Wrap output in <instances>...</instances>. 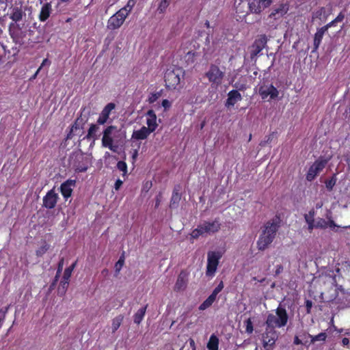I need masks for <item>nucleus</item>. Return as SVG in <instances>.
<instances>
[{"mask_svg": "<svg viewBox=\"0 0 350 350\" xmlns=\"http://www.w3.org/2000/svg\"><path fill=\"white\" fill-rule=\"evenodd\" d=\"M327 163L326 159H319L316 161L309 168L306 175V179L312 181L323 170Z\"/></svg>", "mask_w": 350, "mask_h": 350, "instance_id": "13", "label": "nucleus"}, {"mask_svg": "<svg viewBox=\"0 0 350 350\" xmlns=\"http://www.w3.org/2000/svg\"><path fill=\"white\" fill-rule=\"evenodd\" d=\"M312 306V302L310 300L306 301V307L307 308V312L309 313Z\"/></svg>", "mask_w": 350, "mask_h": 350, "instance_id": "56", "label": "nucleus"}, {"mask_svg": "<svg viewBox=\"0 0 350 350\" xmlns=\"http://www.w3.org/2000/svg\"><path fill=\"white\" fill-rule=\"evenodd\" d=\"M220 223L217 219L212 221H204L198 227L193 230L191 233V237L198 239L200 236L210 235L217 232L220 229Z\"/></svg>", "mask_w": 350, "mask_h": 350, "instance_id": "4", "label": "nucleus"}, {"mask_svg": "<svg viewBox=\"0 0 350 350\" xmlns=\"http://www.w3.org/2000/svg\"><path fill=\"white\" fill-rule=\"evenodd\" d=\"M335 23H336V22H335V21L334 20V21H331L330 23H327L326 25L323 26L322 28H325V30L327 31V29H328L330 27L333 26Z\"/></svg>", "mask_w": 350, "mask_h": 350, "instance_id": "59", "label": "nucleus"}, {"mask_svg": "<svg viewBox=\"0 0 350 350\" xmlns=\"http://www.w3.org/2000/svg\"><path fill=\"white\" fill-rule=\"evenodd\" d=\"M72 272L70 269L66 268L64 271L63 278L66 280H69L71 276Z\"/></svg>", "mask_w": 350, "mask_h": 350, "instance_id": "48", "label": "nucleus"}, {"mask_svg": "<svg viewBox=\"0 0 350 350\" xmlns=\"http://www.w3.org/2000/svg\"><path fill=\"white\" fill-rule=\"evenodd\" d=\"M124 256H120V258H119V260L115 265V272H116V275H118L120 273L122 267L124 265Z\"/></svg>", "mask_w": 350, "mask_h": 350, "instance_id": "37", "label": "nucleus"}, {"mask_svg": "<svg viewBox=\"0 0 350 350\" xmlns=\"http://www.w3.org/2000/svg\"><path fill=\"white\" fill-rule=\"evenodd\" d=\"M124 319V317L122 314H120L116 317L113 321L111 324V329L112 332L114 333L120 326Z\"/></svg>", "mask_w": 350, "mask_h": 350, "instance_id": "33", "label": "nucleus"}, {"mask_svg": "<svg viewBox=\"0 0 350 350\" xmlns=\"http://www.w3.org/2000/svg\"><path fill=\"white\" fill-rule=\"evenodd\" d=\"M115 107L116 105L114 103H108L101 111L97 120V124L100 125L105 124L107 122L111 111L115 109Z\"/></svg>", "mask_w": 350, "mask_h": 350, "instance_id": "17", "label": "nucleus"}, {"mask_svg": "<svg viewBox=\"0 0 350 350\" xmlns=\"http://www.w3.org/2000/svg\"><path fill=\"white\" fill-rule=\"evenodd\" d=\"M98 125L94 124H91L90 129H88L86 138L88 139H96L97 137L96 133L98 131Z\"/></svg>", "mask_w": 350, "mask_h": 350, "instance_id": "32", "label": "nucleus"}, {"mask_svg": "<svg viewBox=\"0 0 350 350\" xmlns=\"http://www.w3.org/2000/svg\"><path fill=\"white\" fill-rule=\"evenodd\" d=\"M180 191V186L176 185L173 190L172 196L170 200V207L171 208H176L178 207L181 199V195Z\"/></svg>", "mask_w": 350, "mask_h": 350, "instance_id": "23", "label": "nucleus"}, {"mask_svg": "<svg viewBox=\"0 0 350 350\" xmlns=\"http://www.w3.org/2000/svg\"><path fill=\"white\" fill-rule=\"evenodd\" d=\"M69 0H59V1L57 3V8H59L62 3H67Z\"/></svg>", "mask_w": 350, "mask_h": 350, "instance_id": "64", "label": "nucleus"}, {"mask_svg": "<svg viewBox=\"0 0 350 350\" xmlns=\"http://www.w3.org/2000/svg\"><path fill=\"white\" fill-rule=\"evenodd\" d=\"M49 246L46 243L42 245L38 250H36V254L38 256H42L49 250Z\"/></svg>", "mask_w": 350, "mask_h": 350, "instance_id": "41", "label": "nucleus"}, {"mask_svg": "<svg viewBox=\"0 0 350 350\" xmlns=\"http://www.w3.org/2000/svg\"><path fill=\"white\" fill-rule=\"evenodd\" d=\"M118 132L117 127L115 126H109L103 131L102 137V146L108 148L111 151L116 152L118 150V146L113 144V138L116 133Z\"/></svg>", "mask_w": 350, "mask_h": 350, "instance_id": "6", "label": "nucleus"}, {"mask_svg": "<svg viewBox=\"0 0 350 350\" xmlns=\"http://www.w3.org/2000/svg\"><path fill=\"white\" fill-rule=\"evenodd\" d=\"M325 28H320L317 30V31L316 32V33L314 34V49L317 50L321 42V40H322V38L325 34V33L326 32V31L325 30Z\"/></svg>", "mask_w": 350, "mask_h": 350, "instance_id": "28", "label": "nucleus"}, {"mask_svg": "<svg viewBox=\"0 0 350 350\" xmlns=\"http://www.w3.org/2000/svg\"><path fill=\"white\" fill-rule=\"evenodd\" d=\"M137 0H129L126 5L121 8L120 10L122 11H124V12L129 16V14L131 13L133 8L136 3Z\"/></svg>", "mask_w": 350, "mask_h": 350, "instance_id": "35", "label": "nucleus"}, {"mask_svg": "<svg viewBox=\"0 0 350 350\" xmlns=\"http://www.w3.org/2000/svg\"><path fill=\"white\" fill-rule=\"evenodd\" d=\"M90 163V159L82 152H74L70 157V165L79 172H85Z\"/></svg>", "mask_w": 350, "mask_h": 350, "instance_id": "5", "label": "nucleus"}, {"mask_svg": "<svg viewBox=\"0 0 350 350\" xmlns=\"http://www.w3.org/2000/svg\"><path fill=\"white\" fill-rule=\"evenodd\" d=\"M249 9L252 13L258 14L262 10L258 0H253L249 3Z\"/></svg>", "mask_w": 350, "mask_h": 350, "instance_id": "29", "label": "nucleus"}, {"mask_svg": "<svg viewBox=\"0 0 350 350\" xmlns=\"http://www.w3.org/2000/svg\"><path fill=\"white\" fill-rule=\"evenodd\" d=\"M221 256L218 252H208L207 254V265L206 274L207 276H213L217 271L219 260Z\"/></svg>", "mask_w": 350, "mask_h": 350, "instance_id": "8", "label": "nucleus"}, {"mask_svg": "<svg viewBox=\"0 0 350 350\" xmlns=\"http://www.w3.org/2000/svg\"><path fill=\"white\" fill-rule=\"evenodd\" d=\"M146 124L148 129H150L152 132L154 131L158 124L157 123V116L154 111L152 109L148 111L146 114Z\"/></svg>", "mask_w": 350, "mask_h": 350, "instance_id": "20", "label": "nucleus"}, {"mask_svg": "<svg viewBox=\"0 0 350 350\" xmlns=\"http://www.w3.org/2000/svg\"><path fill=\"white\" fill-rule=\"evenodd\" d=\"M258 92L262 99H266L268 97L270 99H275L279 94V92L272 84H263L260 85Z\"/></svg>", "mask_w": 350, "mask_h": 350, "instance_id": "14", "label": "nucleus"}, {"mask_svg": "<svg viewBox=\"0 0 350 350\" xmlns=\"http://www.w3.org/2000/svg\"><path fill=\"white\" fill-rule=\"evenodd\" d=\"M307 224H308V230H309L310 232H311L314 228H317L316 221L308 222V223H307Z\"/></svg>", "mask_w": 350, "mask_h": 350, "instance_id": "50", "label": "nucleus"}, {"mask_svg": "<svg viewBox=\"0 0 350 350\" xmlns=\"http://www.w3.org/2000/svg\"><path fill=\"white\" fill-rule=\"evenodd\" d=\"M27 12L31 14V8L23 5L22 2L12 5L8 13L9 18L12 20L10 27L15 25L18 28L21 29V25H23L28 20Z\"/></svg>", "mask_w": 350, "mask_h": 350, "instance_id": "2", "label": "nucleus"}, {"mask_svg": "<svg viewBox=\"0 0 350 350\" xmlns=\"http://www.w3.org/2000/svg\"><path fill=\"white\" fill-rule=\"evenodd\" d=\"M216 296L214 295L213 293H211L208 297V298L206 299L209 303H211V304H213V303L215 301L216 299Z\"/></svg>", "mask_w": 350, "mask_h": 350, "instance_id": "57", "label": "nucleus"}, {"mask_svg": "<svg viewBox=\"0 0 350 350\" xmlns=\"http://www.w3.org/2000/svg\"><path fill=\"white\" fill-rule=\"evenodd\" d=\"M117 167L119 170L126 172L127 165L126 163L122 161H118L117 163Z\"/></svg>", "mask_w": 350, "mask_h": 350, "instance_id": "42", "label": "nucleus"}, {"mask_svg": "<svg viewBox=\"0 0 350 350\" xmlns=\"http://www.w3.org/2000/svg\"><path fill=\"white\" fill-rule=\"evenodd\" d=\"M294 344L295 345H300L302 343L301 340L299 339L297 336H295L294 338Z\"/></svg>", "mask_w": 350, "mask_h": 350, "instance_id": "62", "label": "nucleus"}, {"mask_svg": "<svg viewBox=\"0 0 350 350\" xmlns=\"http://www.w3.org/2000/svg\"><path fill=\"white\" fill-rule=\"evenodd\" d=\"M161 198H162L161 193H159L156 197L155 208H158L159 206L160 205V203H161Z\"/></svg>", "mask_w": 350, "mask_h": 350, "instance_id": "54", "label": "nucleus"}, {"mask_svg": "<svg viewBox=\"0 0 350 350\" xmlns=\"http://www.w3.org/2000/svg\"><path fill=\"white\" fill-rule=\"evenodd\" d=\"M345 16L343 14H340L338 16L334 19L336 23L341 22L344 19Z\"/></svg>", "mask_w": 350, "mask_h": 350, "instance_id": "60", "label": "nucleus"}, {"mask_svg": "<svg viewBox=\"0 0 350 350\" xmlns=\"http://www.w3.org/2000/svg\"><path fill=\"white\" fill-rule=\"evenodd\" d=\"M69 284V280H66L64 278H62V280L60 282V286L63 288V289H66Z\"/></svg>", "mask_w": 350, "mask_h": 350, "instance_id": "51", "label": "nucleus"}, {"mask_svg": "<svg viewBox=\"0 0 350 350\" xmlns=\"http://www.w3.org/2000/svg\"><path fill=\"white\" fill-rule=\"evenodd\" d=\"M75 185V180H68L61 185V192L65 199H68L71 196L72 192V187H74Z\"/></svg>", "mask_w": 350, "mask_h": 350, "instance_id": "19", "label": "nucleus"}, {"mask_svg": "<svg viewBox=\"0 0 350 350\" xmlns=\"http://www.w3.org/2000/svg\"><path fill=\"white\" fill-rule=\"evenodd\" d=\"M242 99L241 94L237 90H231L228 94V98L226 100V106L227 107H233L235 103Z\"/></svg>", "mask_w": 350, "mask_h": 350, "instance_id": "22", "label": "nucleus"}, {"mask_svg": "<svg viewBox=\"0 0 350 350\" xmlns=\"http://www.w3.org/2000/svg\"><path fill=\"white\" fill-rule=\"evenodd\" d=\"M152 133L150 129L146 126H142L139 130L134 131L132 135V138L139 140L146 139L150 134Z\"/></svg>", "mask_w": 350, "mask_h": 350, "instance_id": "24", "label": "nucleus"}, {"mask_svg": "<svg viewBox=\"0 0 350 350\" xmlns=\"http://www.w3.org/2000/svg\"><path fill=\"white\" fill-rule=\"evenodd\" d=\"M188 274L186 271H182L178 276L177 280L174 286V290L181 291L185 289L187 285Z\"/></svg>", "mask_w": 350, "mask_h": 350, "instance_id": "18", "label": "nucleus"}, {"mask_svg": "<svg viewBox=\"0 0 350 350\" xmlns=\"http://www.w3.org/2000/svg\"><path fill=\"white\" fill-rule=\"evenodd\" d=\"M278 337V335L275 329L267 327L265 332L262 334V345L265 349L271 350Z\"/></svg>", "mask_w": 350, "mask_h": 350, "instance_id": "10", "label": "nucleus"}, {"mask_svg": "<svg viewBox=\"0 0 350 350\" xmlns=\"http://www.w3.org/2000/svg\"><path fill=\"white\" fill-rule=\"evenodd\" d=\"M123 182L120 180V179H118L115 183V189L116 190H118L120 189V187H121V185H122Z\"/></svg>", "mask_w": 350, "mask_h": 350, "instance_id": "58", "label": "nucleus"}, {"mask_svg": "<svg viewBox=\"0 0 350 350\" xmlns=\"http://www.w3.org/2000/svg\"><path fill=\"white\" fill-rule=\"evenodd\" d=\"M127 16L128 15H126L124 11L119 10L109 18L107 25V29L110 30H115L120 28Z\"/></svg>", "mask_w": 350, "mask_h": 350, "instance_id": "11", "label": "nucleus"}, {"mask_svg": "<svg viewBox=\"0 0 350 350\" xmlns=\"http://www.w3.org/2000/svg\"><path fill=\"white\" fill-rule=\"evenodd\" d=\"M161 96V93L160 92H157L155 93H152L148 97V101L149 103H154L160 96Z\"/></svg>", "mask_w": 350, "mask_h": 350, "instance_id": "40", "label": "nucleus"}, {"mask_svg": "<svg viewBox=\"0 0 350 350\" xmlns=\"http://www.w3.org/2000/svg\"><path fill=\"white\" fill-rule=\"evenodd\" d=\"M183 75V70L180 68L167 70L165 73V81L168 88H174L180 82V76Z\"/></svg>", "mask_w": 350, "mask_h": 350, "instance_id": "9", "label": "nucleus"}, {"mask_svg": "<svg viewBox=\"0 0 350 350\" xmlns=\"http://www.w3.org/2000/svg\"><path fill=\"white\" fill-rule=\"evenodd\" d=\"M212 304L211 303H209V301L206 299L205 301H203L202 304H201L199 306V310H206V308H209Z\"/></svg>", "mask_w": 350, "mask_h": 350, "instance_id": "46", "label": "nucleus"}, {"mask_svg": "<svg viewBox=\"0 0 350 350\" xmlns=\"http://www.w3.org/2000/svg\"><path fill=\"white\" fill-rule=\"evenodd\" d=\"M280 218L275 216L265 224L257 241V247L259 250H265L273 242L280 227Z\"/></svg>", "mask_w": 350, "mask_h": 350, "instance_id": "1", "label": "nucleus"}, {"mask_svg": "<svg viewBox=\"0 0 350 350\" xmlns=\"http://www.w3.org/2000/svg\"><path fill=\"white\" fill-rule=\"evenodd\" d=\"M315 211L314 209L310 210L308 213L304 215V219L306 223L316 221L314 220Z\"/></svg>", "mask_w": 350, "mask_h": 350, "instance_id": "38", "label": "nucleus"}, {"mask_svg": "<svg viewBox=\"0 0 350 350\" xmlns=\"http://www.w3.org/2000/svg\"><path fill=\"white\" fill-rule=\"evenodd\" d=\"M224 288V283L223 282H220L217 286L213 290L212 293L217 297V294L221 291Z\"/></svg>", "mask_w": 350, "mask_h": 350, "instance_id": "43", "label": "nucleus"}, {"mask_svg": "<svg viewBox=\"0 0 350 350\" xmlns=\"http://www.w3.org/2000/svg\"><path fill=\"white\" fill-rule=\"evenodd\" d=\"M309 337L311 338V342L314 343L317 341H325L327 338V334L321 332L316 336L309 334Z\"/></svg>", "mask_w": 350, "mask_h": 350, "instance_id": "36", "label": "nucleus"}, {"mask_svg": "<svg viewBox=\"0 0 350 350\" xmlns=\"http://www.w3.org/2000/svg\"><path fill=\"white\" fill-rule=\"evenodd\" d=\"M218 338L214 334L211 335L207 344V348L209 350H218Z\"/></svg>", "mask_w": 350, "mask_h": 350, "instance_id": "30", "label": "nucleus"}, {"mask_svg": "<svg viewBox=\"0 0 350 350\" xmlns=\"http://www.w3.org/2000/svg\"><path fill=\"white\" fill-rule=\"evenodd\" d=\"M330 215L331 213H328L326 215V218L327 219V221L323 218H317L316 220L317 228L325 229L329 227L331 229H334L335 228H338L339 226L336 225L335 222L331 219Z\"/></svg>", "mask_w": 350, "mask_h": 350, "instance_id": "16", "label": "nucleus"}, {"mask_svg": "<svg viewBox=\"0 0 350 350\" xmlns=\"http://www.w3.org/2000/svg\"><path fill=\"white\" fill-rule=\"evenodd\" d=\"M195 56V53L191 51L188 52L185 56L187 61H191V62H193V57Z\"/></svg>", "mask_w": 350, "mask_h": 350, "instance_id": "49", "label": "nucleus"}, {"mask_svg": "<svg viewBox=\"0 0 350 350\" xmlns=\"http://www.w3.org/2000/svg\"><path fill=\"white\" fill-rule=\"evenodd\" d=\"M85 121H86V120H84L83 118H82L81 116L80 117L77 118V119L75 120V123L72 124L70 131L67 135V138L68 139L72 138V133L77 129H80L82 127V126L84 124Z\"/></svg>", "mask_w": 350, "mask_h": 350, "instance_id": "27", "label": "nucleus"}, {"mask_svg": "<svg viewBox=\"0 0 350 350\" xmlns=\"http://www.w3.org/2000/svg\"><path fill=\"white\" fill-rule=\"evenodd\" d=\"M325 184H326V187L329 190H332L336 184V180L334 178H332V179L326 181Z\"/></svg>", "mask_w": 350, "mask_h": 350, "instance_id": "47", "label": "nucleus"}, {"mask_svg": "<svg viewBox=\"0 0 350 350\" xmlns=\"http://www.w3.org/2000/svg\"><path fill=\"white\" fill-rule=\"evenodd\" d=\"M63 266H64V258H62L60 261L59 262V264H58V268H57V274H60V273L62 272V269H63Z\"/></svg>", "mask_w": 350, "mask_h": 350, "instance_id": "52", "label": "nucleus"}, {"mask_svg": "<svg viewBox=\"0 0 350 350\" xmlns=\"http://www.w3.org/2000/svg\"><path fill=\"white\" fill-rule=\"evenodd\" d=\"M206 76L211 83L217 86L221 84L225 77V71L221 70L217 65L211 64Z\"/></svg>", "mask_w": 350, "mask_h": 350, "instance_id": "7", "label": "nucleus"}, {"mask_svg": "<svg viewBox=\"0 0 350 350\" xmlns=\"http://www.w3.org/2000/svg\"><path fill=\"white\" fill-rule=\"evenodd\" d=\"M283 270V267L282 265H278L275 270V275L280 274Z\"/></svg>", "mask_w": 350, "mask_h": 350, "instance_id": "61", "label": "nucleus"}, {"mask_svg": "<svg viewBox=\"0 0 350 350\" xmlns=\"http://www.w3.org/2000/svg\"><path fill=\"white\" fill-rule=\"evenodd\" d=\"M244 323L245 325V332L249 334H252L253 332L254 329L251 319H247V320H245Z\"/></svg>", "mask_w": 350, "mask_h": 350, "instance_id": "39", "label": "nucleus"}, {"mask_svg": "<svg viewBox=\"0 0 350 350\" xmlns=\"http://www.w3.org/2000/svg\"><path fill=\"white\" fill-rule=\"evenodd\" d=\"M275 312V314L269 313L267 315L265 321L266 326L273 329L286 326L288 321V314L286 310L280 304Z\"/></svg>", "mask_w": 350, "mask_h": 350, "instance_id": "3", "label": "nucleus"}, {"mask_svg": "<svg viewBox=\"0 0 350 350\" xmlns=\"http://www.w3.org/2000/svg\"><path fill=\"white\" fill-rule=\"evenodd\" d=\"M268 38L266 35H258L253 44L251 46L250 56L254 58L257 56L267 46Z\"/></svg>", "mask_w": 350, "mask_h": 350, "instance_id": "12", "label": "nucleus"}, {"mask_svg": "<svg viewBox=\"0 0 350 350\" xmlns=\"http://www.w3.org/2000/svg\"><path fill=\"white\" fill-rule=\"evenodd\" d=\"M258 1L260 3V5H261L262 10L269 7L273 2V0H258Z\"/></svg>", "mask_w": 350, "mask_h": 350, "instance_id": "44", "label": "nucleus"}, {"mask_svg": "<svg viewBox=\"0 0 350 350\" xmlns=\"http://www.w3.org/2000/svg\"><path fill=\"white\" fill-rule=\"evenodd\" d=\"M172 0H161V2L159 4L157 8V12L160 14H163L169 5L170 4Z\"/></svg>", "mask_w": 350, "mask_h": 350, "instance_id": "34", "label": "nucleus"}, {"mask_svg": "<svg viewBox=\"0 0 350 350\" xmlns=\"http://www.w3.org/2000/svg\"><path fill=\"white\" fill-rule=\"evenodd\" d=\"M287 8L284 5H280L278 8L274 9L269 14L270 18L278 19L287 12Z\"/></svg>", "mask_w": 350, "mask_h": 350, "instance_id": "26", "label": "nucleus"}, {"mask_svg": "<svg viewBox=\"0 0 350 350\" xmlns=\"http://www.w3.org/2000/svg\"><path fill=\"white\" fill-rule=\"evenodd\" d=\"M46 64H48V65H49V64H50V62L49 61V59H44L42 61V64H41V66H40V67H41V68H42V66H44V65H46Z\"/></svg>", "mask_w": 350, "mask_h": 350, "instance_id": "63", "label": "nucleus"}, {"mask_svg": "<svg viewBox=\"0 0 350 350\" xmlns=\"http://www.w3.org/2000/svg\"><path fill=\"white\" fill-rule=\"evenodd\" d=\"M7 310H8V308H6L5 309V310H3V309L0 310V327L2 326V325L3 323Z\"/></svg>", "mask_w": 350, "mask_h": 350, "instance_id": "45", "label": "nucleus"}, {"mask_svg": "<svg viewBox=\"0 0 350 350\" xmlns=\"http://www.w3.org/2000/svg\"><path fill=\"white\" fill-rule=\"evenodd\" d=\"M52 11L51 3H44L40 8L38 15L39 20L41 22H45L50 17Z\"/></svg>", "mask_w": 350, "mask_h": 350, "instance_id": "21", "label": "nucleus"}, {"mask_svg": "<svg viewBox=\"0 0 350 350\" xmlns=\"http://www.w3.org/2000/svg\"><path fill=\"white\" fill-rule=\"evenodd\" d=\"M162 106L165 109L169 108L171 106V103L168 100L164 99L162 101Z\"/></svg>", "mask_w": 350, "mask_h": 350, "instance_id": "55", "label": "nucleus"}, {"mask_svg": "<svg viewBox=\"0 0 350 350\" xmlns=\"http://www.w3.org/2000/svg\"><path fill=\"white\" fill-rule=\"evenodd\" d=\"M342 344L343 346L345 347H347L348 348H350L349 347V344H350V338H344L342 340Z\"/></svg>", "mask_w": 350, "mask_h": 350, "instance_id": "53", "label": "nucleus"}, {"mask_svg": "<svg viewBox=\"0 0 350 350\" xmlns=\"http://www.w3.org/2000/svg\"><path fill=\"white\" fill-rule=\"evenodd\" d=\"M329 14V10L324 7H321L312 13V19L313 21L316 19L325 21Z\"/></svg>", "mask_w": 350, "mask_h": 350, "instance_id": "25", "label": "nucleus"}, {"mask_svg": "<svg viewBox=\"0 0 350 350\" xmlns=\"http://www.w3.org/2000/svg\"><path fill=\"white\" fill-rule=\"evenodd\" d=\"M59 199V196L53 189L49 191L43 198V206L49 209L53 208Z\"/></svg>", "mask_w": 350, "mask_h": 350, "instance_id": "15", "label": "nucleus"}, {"mask_svg": "<svg viewBox=\"0 0 350 350\" xmlns=\"http://www.w3.org/2000/svg\"><path fill=\"white\" fill-rule=\"evenodd\" d=\"M147 306L141 308L134 315V322L136 324H139L144 319L146 314Z\"/></svg>", "mask_w": 350, "mask_h": 350, "instance_id": "31", "label": "nucleus"}]
</instances>
